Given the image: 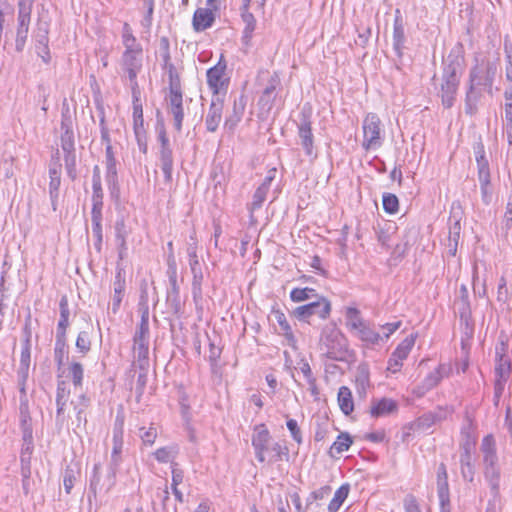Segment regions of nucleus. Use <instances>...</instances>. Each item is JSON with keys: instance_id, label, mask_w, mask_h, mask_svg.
Segmentation results:
<instances>
[{"instance_id": "f257e3e1", "label": "nucleus", "mask_w": 512, "mask_h": 512, "mask_svg": "<svg viewBox=\"0 0 512 512\" xmlns=\"http://www.w3.org/2000/svg\"><path fill=\"white\" fill-rule=\"evenodd\" d=\"M122 43L125 50L121 57V69L130 81L133 93L138 87L137 75L142 69L143 49L132 33V29L128 23L123 26Z\"/></svg>"}, {"instance_id": "f03ea898", "label": "nucleus", "mask_w": 512, "mask_h": 512, "mask_svg": "<svg viewBox=\"0 0 512 512\" xmlns=\"http://www.w3.org/2000/svg\"><path fill=\"white\" fill-rule=\"evenodd\" d=\"M450 58L451 56L444 63L443 81L440 90L442 104L445 108H451L454 105L462 70L459 59L457 57Z\"/></svg>"}, {"instance_id": "7ed1b4c3", "label": "nucleus", "mask_w": 512, "mask_h": 512, "mask_svg": "<svg viewBox=\"0 0 512 512\" xmlns=\"http://www.w3.org/2000/svg\"><path fill=\"white\" fill-rule=\"evenodd\" d=\"M320 348L332 360H342L347 351L346 339L334 326L323 329L320 338Z\"/></svg>"}, {"instance_id": "20e7f679", "label": "nucleus", "mask_w": 512, "mask_h": 512, "mask_svg": "<svg viewBox=\"0 0 512 512\" xmlns=\"http://www.w3.org/2000/svg\"><path fill=\"white\" fill-rule=\"evenodd\" d=\"M474 152L477 162L481 199L485 205H490L493 199V189L490 181L489 162L485 156L484 146L481 142L474 146Z\"/></svg>"}, {"instance_id": "39448f33", "label": "nucleus", "mask_w": 512, "mask_h": 512, "mask_svg": "<svg viewBox=\"0 0 512 512\" xmlns=\"http://www.w3.org/2000/svg\"><path fill=\"white\" fill-rule=\"evenodd\" d=\"M362 148L366 151L379 149L384 141L382 123L375 113H368L362 123Z\"/></svg>"}, {"instance_id": "423d86ee", "label": "nucleus", "mask_w": 512, "mask_h": 512, "mask_svg": "<svg viewBox=\"0 0 512 512\" xmlns=\"http://www.w3.org/2000/svg\"><path fill=\"white\" fill-rule=\"evenodd\" d=\"M34 0H19L18 1V16H17V31L15 39V49L18 52L23 51L26 40L28 37L31 12Z\"/></svg>"}, {"instance_id": "0eeeda50", "label": "nucleus", "mask_w": 512, "mask_h": 512, "mask_svg": "<svg viewBox=\"0 0 512 512\" xmlns=\"http://www.w3.org/2000/svg\"><path fill=\"white\" fill-rule=\"evenodd\" d=\"M206 77L213 97L224 98L229 86V78L226 76V63L220 60L215 66L207 70Z\"/></svg>"}, {"instance_id": "6e6552de", "label": "nucleus", "mask_w": 512, "mask_h": 512, "mask_svg": "<svg viewBox=\"0 0 512 512\" xmlns=\"http://www.w3.org/2000/svg\"><path fill=\"white\" fill-rule=\"evenodd\" d=\"M330 311V302L326 298L320 297L316 301L295 308L293 314L300 321H307L308 318L313 315H317L321 319H326Z\"/></svg>"}, {"instance_id": "1a4fd4ad", "label": "nucleus", "mask_w": 512, "mask_h": 512, "mask_svg": "<svg viewBox=\"0 0 512 512\" xmlns=\"http://www.w3.org/2000/svg\"><path fill=\"white\" fill-rule=\"evenodd\" d=\"M123 449V421L116 420L113 428V447L109 464V475L115 478L116 472L122 463Z\"/></svg>"}, {"instance_id": "9d476101", "label": "nucleus", "mask_w": 512, "mask_h": 512, "mask_svg": "<svg viewBox=\"0 0 512 512\" xmlns=\"http://www.w3.org/2000/svg\"><path fill=\"white\" fill-rule=\"evenodd\" d=\"M187 253L189 256V265L193 275L192 280V295L195 302H198L202 299V280L203 273L201 271L199 259L197 256L196 246L194 244H190Z\"/></svg>"}, {"instance_id": "9b49d317", "label": "nucleus", "mask_w": 512, "mask_h": 512, "mask_svg": "<svg viewBox=\"0 0 512 512\" xmlns=\"http://www.w3.org/2000/svg\"><path fill=\"white\" fill-rule=\"evenodd\" d=\"M149 331L137 329L134 335V354L141 370H146L149 365Z\"/></svg>"}, {"instance_id": "f8f14e48", "label": "nucleus", "mask_w": 512, "mask_h": 512, "mask_svg": "<svg viewBox=\"0 0 512 512\" xmlns=\"http://www.w3.org/2000/svg\"><path fill=\"white\" fill-rule=\"evenodd\" d=\"M271 435L264 424L257 425L252 435V446L259 462L265 461V454L270 450Z\"/></svg>"}, {"instance_id": "ddd939ff", "label": "nucleus", "mask_w": 512, "mask_h": 512, "mask_svg": "<svg viewBox=\"0 0 512 512\" xmlns=\"http://www.w3.org/2000/svg\"><path fill=\"white\" fill-rule=\"evenodd\" d=\"M167 111L173 117V125L175 129L180 132L182 129V122L184 119L183 108V95L182 92H177L174 86L173 93H169L166 97Z\"/></svg>"}, {"instance_id": "4468645a", "label": "nucleus", "mask_w": 512, "mask_h": 512, "mask_svg": "<svg viewBox=\"0 0 512 512\" xmlns=\"http://www.w3.org/2000/svg\"><path fill=\"white\" fill-rule=\"evenodd\" d=\"M479 78V68L474 67L470 71L469 86L465 98V112L473 115L477 111V102L481 96V91L476 87V79Z\"/></svg>"}, {"instance_id": "2eb2a0df", "label": "nucleus", "mask_w": 512, "mask_h": 512, "mask_svg": "<svg viewBox=\"0 0 512 512\" xmlns=\"http://www.w3.org/2000/svg\"><path fill=\"white\" fill-rule=\"evenodd\" d=\"M56 372L57 379H70L75 388L82 386L84 377V367L80 362L73 359L67 364H64L63 366L56 369Z\"/></svg>"}, {"instance_id": "dca6fc26", "label": "nucleus", "mask_w": 512, "mask_h": 512, "mask_svg": "<svg viewBox=\"0 0 512 512\" xmlns=\"http://www.w3.org/2000/svg\"><path fill=\"white\" fill-rule=\"evenodd\" d=\"M224 108L223 97H213L205 119V125L209 132H215L222 121Z\"/></svg>"}, {"instance_id": "f3484780", "label": "nucleus", "mask_w": 512, "mask_h": 512, "mask_svg": "<svg viewBox=\"0 0 512 512\" xmlns=\"http://www.w3.org/2000/svg\"><path fill=\"white\" fill-rule=\"evenodd\" d=\"M298 136L300 144L303 147L305 153L309 157H316V153L313 150V134L311 128V122L304 115L301 122L298 124Z\"/></svg>"}, {"instance_id": "a211bd4d", "label": "nucleus", "mask_w": 512, "mask_h": 512, "mask_svg": "<svg viewBox=\"0 0 512 512\" xmlns=\"http://www.w3.org/2000/svg\"><path fill=\"white\" fill-rule=\"evenodd\" d=\"M480 451L483 455V466H497L498 457L496 453V443L494 437L489 434L486 435L480 446Z\"/></svg>"}, {"instance_id": "6ab92c4d", "label": "nucleus", "mask_w": 512, "mask_h": 512, "mask_svg": "<svg viewBox=\"0 0 512 512\" xmlns=\"http://www.w3.org/2000/svg\"><path fill=\"white\" fill-rule=\"evenodd\" d=\"M215 21L212 9L198 8L193 15L192 25L196 32H202L210 28Z\"/></svg>"}, {"instance_id": "aec40b11", "label": "nucleus", "mask_w": 512, "mask_h": 512, "mask_svg": "<svg viewBox=\"0 0 512 512\" xmlns=\"http://www.w3.org/2000/svg\"><path fill=\"white\" fill-rule=\"evenodd\" d=\"M442 378V366L440 365L425 377L421 385L413 389V394L418 398L423 397L429 390L437 386Z\"/></svg>"}, {"instance_id": "412c9836", "label": "nucleus", "mask_w": 512, "mask_h": 512, "mask_svg": "<svg viewBox=\"0 0 512 512\" xmlns=\"http://www.w3.org/2000/svg\"><path fill=\"white\" fill-rule=\"evenodd\" d=\"M246 107V98L244 95H240L233 101L232 111L225 120V127L229 130H233L237 124L241 121Z\"/></svg>"}, {"instance_id": "4be33fe9", "label": "nucleus", "mask_w": 512, "mask_h": 512, "mask_svg": "<svg viewBox=\"0 0 512 512\" xmlns=\"http://www.w3.org/2000/svg\"><path fill=\"white\" fill-rule=\"evenodd\" d=\"M126 282L125 273L123 269H117L115 274V280L113 283V296H112V311L117 313L125 292Z\"/></svg>"}, {"instance_id": "5701e85b", "label": "nucleus", "mask_w": 512, "mask_h": 512, "mask_svg": "<svg viewBox=\"0 0 512 512\" xmlns=\"http://www.w3.org/2000/svg\"><path fill=\"white\" fill-rule=\"evenodd\" d=\"M159 162H160V168L164 174L165 181L171 182L173 165H174L173 151H172L171 146L160 147Z\"/></svg>"}, {"instance_id": "b1692460", "label": "nucleus", "mask_w": 512, "mask_h": 512, "mask_svg": "<svg viewBox=\"0 0 512 512\" xmlns=\"http://www.w3.org/2000/svg\"><path fill=\"white\" fill-rule=\"evenodd\" d=\"M397 410V403L392 399L382 398L381 400L373 401L370 407V414L372 417H382L389 415Z\"/></svg>"}, {"instance_id": "393cba45", "label": "nucleus", "mask_w": 512, "mask_h": 512, "mask_svg": "<svg viewBox=\"0 0 512 512\" xmlns=\"http://www.w3.org/2000/svg\"><path fill=\"white\" fill-rule=\"evenodd\" d=\"M461 474L465 480L470 482L473 481L475 475V469L472 464V455L470 445L466 444L463 446V451L460 455Z\"/></svg>"}, {"instance_id": "a878e982", "label": "nucleus", "mask_w": 512, "mask_h": 512, "mask_svg": "<svg viewBox=\"0 0 512 512\" xmlns=\"http://www.w3.org/2000/svg\"><path fill=\"white\" fill-rule=\"evenodd\" d=\"M355 335L366 345L374 346L383 341V337L367 322L355 333Z\"/></svg>"}, {"instance_id": "bb28decb", "label": "nucleus", "mask_w": 512, "mask_h": 512, "mask_svg": "<svg viewBox=\"0 0 512 512\" xmlns=\"http://www.w3.org/2000/svg\"><path fill=\"white\" fill-rule=\"evenodd\" d=\"M131 229L127 227L123 218L118 219L115 223V237L119 249V257L122 259L124 253L127 251V237Z\"/></svg>"}, {"instance_id": "cd10ccee", "label": "nucleus", "mask_w": 512, "mask_h": 512, "mask_svg": "<svg viewBox=\"0 0 512 512\" xmlns=\"http://www.w3.org/2000/svg\"><path fill=\"white\" fill-rule=\"evenodd\" d=\"M337 401L340 410L346 416L354 410V401L351 390L347 386H341L338 390Z\"/></svg>"}, {"instance_id": "c85d7f7f", "label": "nucleus", "mask_w": 512, "mask_h": 512, "mask_svg": "<svg viewBox=\"0 0 512 512\" xmlns=\"http://www.w3.org/2000/svg\"><path fill=\"white\" fill-rule=\"evenodd\" d=\"M20 425L23 432V439L31 442L33 438V429L31 417L27 403L21 402L20 404Z\"/></svg>"}, {"instance_id": "c756f323", "label": "nucleus", "mask_w": 512, "mask_h": 512, "mask_svg": "<svg viewBox=\"0 0 512 512\" xmlns=\"http://www.w3.org/2000/svg\"><path fill=\"white\" fill-rule=\"evenodd\" d=\"M405 44V33L402 20L396 17L393 29V48L398 57H402Z\"/></svg>"}, {"instance_id": "7c9ffc66", "label": "nucleus", "mask_w": 512, "mask_h": 512, "mask_svg": "<svg viewBox=\"0 0 512 512\" xmlns=\"http://www.w3.org/2000/svg\"><path fill=\"white\" fill-rule=\"evenodd\" d=\"M69 358V347L67 344V338H56L54 347V360L57 369L64 364L68 363Z\"/></svg>"}, {"instance_id": "2f4dec72", "label": "nucleus", "mask_w": 512, "mask_h": 512, "mask_svg": "<svg viewBox=\"0 0 512 512\" xmlns=\"http://www.w3.org/2000/svg\"><path fill=\"white\" fill-rule=\"evenodd\" d=\"M241 19L245 25L243 29L242 42L244 45L249 46L253 33L256 29V19L250 11L242 12Z\"/></svg>"}, {"instance_id": "473e14b6", "label": "nucleus", "mask_w": 512, "mask_h": 512, "mask_svg": "<svg viewBox=\"0 0 512 512\" xmlns=\"http://www.w3.org/2000/svg\"><path fill=\"white\" fill-rule=\"evenodd\" d=\"M61 148L63 152L75 151L74 147V134L68 119L61 121Z\"/></svg>"}, {"instance_id": "72a5a7b5", "label": "nucleus", "mask_w": 512, "mask_h": 512, "mask_svg": "<svg viewBox=\"0 0 512 512\" xmlns=\"http://www.w3.org/2000/svg\"><path fill=\"white\" fill-rule=\"evenodd\" d=\"M352 442V438L348 433H341L330 447V456L336 457L344 451H347L350 448Z\"/></svg>"}, {"instance_id": "f704fd0d", "label": "nucleus", "mask_w": 512, "mask_h": 512, "mask_svg": "<svg viewBox=\"0 0 512 512\" xmlns=\"http://www.w3.org/2000/svg\"><path fill=\"white\" fill-rule=\"evenodd\" d=\"M484 477L495 497L499 494L500 470L498 466L484 467Z\"/></svg>"}, {"instance_id": "c9c22d12", "label": "nucleus", "mask_w": 512, "mask_h": 512, "mask_svg": "<svg viewBox=\"0 0 512 512\" xmlns=\"http://www.w3.org/2000/svg\"><path fill=\"white\" fill-rule=\"evenodd\" d=\"M49 27L50 24L47 20L39 18L37 21L36 29L34 31L35 45H47L49 44Z\"/></svg>"}, {"instance_id": "e433bc0d", "label": "nucleus", "mask_w": 512, "mask_h": 512, "mask_svg": "<svg viewBox=\"0 0 512 512\" xmlns=\"http://www.w3.org/2000/svg\"><path fill=\"white\" fill-rule=\"evenodd\" d=\"M80 475V469L77 464L68 465L63 473V485L67 494L71 493L74 483Z\"/></svg>"}, {"instance_id": "4c0bfd02", "label": "nucleus", "mask_w": 512, "mask_h": 512, "mask_svg": "<svg viewBox=\"0 0 512 512\" xmlns=\"http://www.w3.org/2000/svg\"><path fill=\"white\" fill-rule=\"evenodd\" d=\"M275 316H276L277 323L279 324V327H280L281 331L283 332V335L287 341V344L290 347L295 349L296 348V339H295L292 329L286 319V316L284 315V313L279 312V311L276 312Z\"/></svg>"}, {"instance_id": "58836bf2", "label": "nucleus", "mask_w": 512, "mask_h": 512, "mask_svg": "<svg viewBox=\"0 0 512 512\" xmlns=\"http://www.w3.org/2000/svg\"><path fill=\"white\" fill-rule=\"evenodd\" d=\"M349 494V485L340 486L334 493V497L328 505L329 512H337Z\"/></svg>"}, {"instance_id": "ea45409f", "label": "nucleus", "mask_w": 512, "mask_h": 512, "mask_svg": "<svg viewBox=\"0 0 512 512\" xmlns=\"http://www.w3.org/2000/svg\"><path fill=\"white\" fill-rule=\"evenodd\" d=\"M415 338L416 337L411 334L402 340L393 352L395 357L404 361L415 344Z\"/></svg>"}, {"instance_id": "a19ab883", "label": "nucleus", "mask_w": 512, "mask_h": 512, "mask_svg": "<svg viewBox=\"0 0 512 512\" xmlns=\"http://www.w3.org/2000/svg\"><path fill=\"white\" fill-rule=\"evenodd\" d=\"M347 325L356 333L366 322L361 318L357 308L349 307L346 310Z\"/></svg>"}, {"instance_id": "79ce46f5", "label": "nucleus", "mask_w": 512, "mask_h": 512, "mask_svg": "<svg viewBox=\"0 0 512 512\" xmlns=\"http://www.w3.org/2000/svg\"><path fill=\"white\" fill-rule=\"evenodd\" d=\"M439 420V418L437 417V415L433 414V413H427V414H424L423 416L419 417L414 423H413V427L417 430H420V431H427L428 429H430L437 421Z\"/></svg>"}, {"instance_id": "37998d69", "label": "nucleus", "mask_w": 512, "mask_h": 512, "mask_svg": "<svg viewBox=\"0 0 512 512\" xmlns=\"http://www.w3.org/2000/svg\"><path fill=\"white\" fill-rule=\"evenodd\" d=\"M30 360H31V343L29 341V334L27 335V338L24 341L22 350H21V357H20V371L22 373H27L29 366H30Z\"/></svg>"}, {"instance_id": "c03bdc74", "label": "nucleus", "mask_w": 512, "mask_h": 512, "mask_svg": "<svg viewBox=\"0 0 512 512\" xmlns=\"http://www.w3.org/2000/svg\"><path fill=\"white\" fill-rule=\"evenodd\" d=\"M314 296H316L315 290L312 288H308V287L294 288L290 292V298L293 302L306 301V300L312 299Z\"/></svg>"}, {"instance_id": "a18cd8bd", "label": "nucleus", "mask_w": 512, "mask_h": 512, "mask_svg": "<svg viewBox=\"0 0 512 512\" xmlns=\"http://www.w3.org/2000/svg\"><path fill=\"white\" fill-rule=\"evenodd\" d=\"M106 166L107 179L110 182L116 178V160L113 155L111 144L106 145Z\"/></svg>"}, {"instance_id": "49530a36", "label": "nucleus", "mask_w": 512, "mask_h": 512, "mask_svg": "<svg viewBox=\"0 0 512 512\" xmlns=\"http://www.w3.org/2000/svg\"><path fill=\"white\" fill-rule=\"evenodd\" d=\"M267 193L268 192L266 191V186H259L256 189L249 207L251 213L262 207V204L266 200Z\"/></svg>"}, {"instance_id": "de8ad7c7", "label": "nucleus", "mask_w": 512, "mask_h": 512, "mask_svg": "<svg viewBox=\"0 0 512 512\" xmlns=\"http://www.w3.org/2000/svg\"><path fill=\"white\" fill-rule=\"evenodd\" d=\"M64 162H65V168H66L68 177L71 180H75L77 178L75 151L65 152L64 153Z\"/></svg>"}, {"instance_id": "09e8293b", "label": "nucleus", "mask_w": 512, "mask_h": 512, "mask_svg": "<svg viewBox=\"0 0 512 512\" xmlns=\"http://www.w3.org/2000/svg\"><path fill=\"white\" fill-rule=\"evenodd\" d=\"M75 345L79 353L86 355L91 349V339L89 332L81 331L77 336Z\"/></svg>"}, {"instance_id": "8fccbe9b", "label": "nucleus", "mask_w": 512, "mask_h": 512, "mask_svg": "<svg viewBox=\"0 0 512 512\" xmlns=\"http://www.w3.org/2000/svg\"><path fill=\"white\" fill-rule=\"evenodd\" d=\"M512 227V189L506 204L505 214L502 220L501 230L506 236Z\"/></svg>"}, {"instance_id": "3c124183", "label": "nucleus", "mask_w": 512, "mask_h": 512, "mask_svg": "<svg viewBox=\"0 0 512 512\" xmlns=\"http://www.w3.org/2000/svg\"><path fill=\"white\" fill-rule=\"evenodd\" d=\"M176 449L174 447H162L155 451L154 455L157 461L167 463L172 461L176 456Z\"/></svg>"}, {"instance_id": "603ef678", "label": "nucleus", "mask_w": 512, "mask_h": 512, "mask_svg": "<svg viewBox=\"0 0 512 512\" xmlns=\"http://www.w3.org/2000/svg\"><path fill=\"white\" fill-rule=\"evenodd\" d=\"M382 203H383V209L387 213L393 214V213L397 212L398 207H399V201H398V198L396 197V195L391 194V193L383 194Z\"/></svg>"}, {"instance_id": "864d4df0", "label": "nucleus", "mask_w": 512, "mask_h": 512, "mask_svg": "<svg viewBox=\"0 0 512 512\" xmlns=\"http://www.w3.org/2000/svg\"><path fill=\"white\" fill-rule=\"evenodd\" d=\"M460 300H461V308H460V314L462 317L467 316L470 314V303H469V297H468V289L466 285H461L460 290Z\"/></svg>"}, {"instance_id": "5fc2aeb1", "label": "nucleus", "mask_w": 512, "mask_h": 512, "mask_svg": "<svg viewBox=\"0 0 512 512\" xmlns=\"http://www.w3.org/2000/svg\"><path fill=\"white\" fill-rule=\"evenodd\" d=\"M139 436L144 444L152 445V444H154V442L156 440L157 430L153 426H150L148 429H145L144 427H142V428H140Z\"/></svg>"}, {"instance_id": "6e6d98bb", "label": "nucleus", "mask_w": 512, "mask_h": 512, "mask_svg": "<svg viewBox=\"0 0 512 512\" xmlns=\"http://www.w3.org/2000/svg\"><path fill=\"white\" fill-rule=\"evenodd\" d=\"M331 492V488L328 486L322 487L316 491L310 493L309 497L306 499V507H310L313 501L321 500L327 497Z\"/></svg>"}, {"instance_id": "4d7b16f0", "label": "nucleus", "mask_w": 512, "mask_h": 512, "mask_svg": "<svg viewBox=\"0 0 512 512\" xmlns=\"http://www.w3.org/2000/svg\"><path fill=\"white\" fill-rule=\"evenodd\" d=\"M403 506L405 512H423L416 497L412 494L405 496Z\"/></svg>"}, {"instance_id": "13d9d810", "label": "nucleus", "mask_w": 512, "mask_h": 512, "mask_svg": "<svg viewBox=\"0 0 512 512\" xmlns=\"http://www.w3.org/2000/svg\"><path fill=\"white\" fill-rule=\"evenodd\" d=\"M454 219V223L449 228V237L448 241L459 242L460 233H461V224L460 219L456 217V215H452L450 220Z\"/></svg>"}, {"instance_id": "bf43d9fd", "label": "nucleus", "mask_w": 512, "mask_h": 512, "mask_svg": "<svg viewBox=\"0 0 512 512\" xmlns=\"http://www.w3.org/2000/svg\"><path fill=\"white\" fill-rule=\"evenodd\" d=\"M167 276L169 278V284L177 282V265L173 254H170L167 260Z\"/></svg>"}, {"instance_id": "052dcab7", "label": "nucleus", "mask_w": 512, "mask_h": 512, "mask_svg": "<svg viewBox=\"0 0 512 512\" xmlns=\"http://www.w3.org/2000/svg\"><path fill=\"white\" fill-rule=\"evenodd\" d=\"M70 396V389L68 388V384L63 379H58L57 381V390H56V400H68Z\"/></svg>"}, {"instance_id": "680f3d73", "label": "nucleus", "mask_w": 512, "mask_h": 512, "mask_svg": "<svg viewBox=\"0 0 512 512\" xmlns=\"http://www.w3.org/2000/svg\"><path fill=\"white\" fill-rule=\"evenodd\" d=\"M174 86L177 92H181L180 79L175 71L174 66H169V93H173Z\"/></svg>"}, {"instance_id": "e2e57ef3", "label": "nucleus", "mask_w": 512, "mask_h": 512, "mask_svg": "<svg viewBox=\"0 0 512 512\" xmlns=\"http://www.w3.org/2000/svg\"><path fill=\"white\" fill-rule=\"evenodd\" d=\"M79 400L80 404L74 406V410L76 411V418L78 422L84 421V423H86L87 420L82 415L84 414V411L88 406L89 400L83 394L79 397Z\"/></svg>"}, {"instance_id": "0e129e2a", "label": "nucleus", "mask_w": 512, "mask_h": 512, "mask_svg": "<svg viewBox=\"0 0 512 512\" xmlns=\"http://www.w3.org/2000/svg\"><path fill=\"white\" fill-rule=\"evenodd\" d=\"M92 205H103V190L101 182H92Z\"/></svg>"}, {"instance_id": "69168bd1", "label": "nucleus", "mask_w": 512, "mask_h": 512, "mask_svg": "<svg viewBox=\"0 0 512 512\" xmlns=\"http://www.w3.org/2000/svg\"><path fill=\"white\" fill-rule=\"evenodd\" d=\"M100 479V464H95L93 468V474L90 479V491L94 496L97 494V488L99 486Z\"/></svg>"}, {"instance_id": "338daca9", "label": "nucleus", "mask_w": 512, "mask_h": 512, "mask_svg": "<svg viewBox=\"0 0 512 512\" xmlns=\"http://www.w3.org/2000/svg\"><path fill=\"white\" fill-rule=\"evenodd\" d=\"M133 118H134V132L144 130L143 111H142L141 106H134Z\"/></svg>"}, {"instance_id": "774afa93", "label": "nucleus", "mask_w": 512, "mask_h": 512, "mask_svg": "<svg viewBox=\"0 0 512 512\" xmlns=\"http://www.w3.org/2000/svg\"><path fill=\"white\" fill-rule=\"evenodd\" d=\"M288 430L291 433L292 438L298 442L301 443L302 437H301V431L298 427L297 421L294 419H289L286 423Z\"/></svg>"}]
</instances>
